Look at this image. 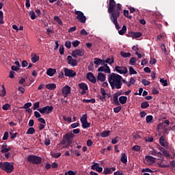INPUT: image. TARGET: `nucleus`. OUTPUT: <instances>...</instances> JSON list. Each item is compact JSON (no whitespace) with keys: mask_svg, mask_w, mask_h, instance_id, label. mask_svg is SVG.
Returning <instances> with one entry per match:
<instances>
[{"mask_svg":"<svg viewBox=\"0 0 175 175\" xmlns=\"http://www.w3.org/2000/svg\"><path fill=\"white\" fill-rule=\"evenodd\" d=\"M64 50L65 49L64 48L63 45L59 46V55H64Z\"/></svg>","mask_w":175,"mask_h":175,"instance_id":"54","label":"nucleus"},{"mask_svg":"<svg viewBox=\"0 0 175 175\" xmlns=\"http://www.w3.org/2000/svg\"><path fill=\"white\" fill-rule=\"evenodd\" d=\"M27 161H28V163H31L33 165H40L42 159L36 155H30L27 157Z\"/></svg>","mask_w":175,"mask_h":175,"instance_id":"4","label":"nucleus"},{"mask_svg":"<svg viewBox=\"0 0 175 175\" xmlns=\"http://www.w3.org/2000/svg\"><path fill=\"white\" fill-rule=\"evenodd\" d=\"M73 137H74V134H72V133H66L64 136V139H66L65 140L68 144H72V143Z\"/></svg>","mask_w":175,"mask_h":175,"instance_id":"15","label":"nucleus"},{"mask_svg":"<svg viewBox=\"0 0 175 175\" xmlns=\"http://www.w3.org/2000/svg\"><path fill=\"white\" fill-rule=\"evenodd\" d=\"M142 36V34L141 32H134L131 34L132 38H139Z\"/></svg>","mask_w":175,"mask_h":175,"instance_id":"24","label":"nucleus"},{"mask_svg":"<svg viewBox=\"0 0 175 175\" xmlns=\"http://www.w3.org/2000/svg\"><path fill=\"white\" fill-rule=\"evenodd\" d=\"M121 110H122V107L121 106H118L117 107L113 108V112L116 113L120 112Z\"/></svg>","mask_w":175,"mask_h":175,"instance_id":"48","label":"nucleus"},{"mask_svg":"<svg viewBox=\"0 0 175 175\" xmlns=\"http://www.w3.org/2000/svg\"><path fill=\"white\" fill-rule=\"evenodd\" d=\"M157 165L159 168H168L170 167V165H161V163H157Z\"/></svg>","mask_w":175,"mask_h":175,"instance_id":"60","label":"nucleus"},{"mask_svg":"<svg viewBox=\"0 0 175 175\" xmlns=\"http://www.w3.org/2000/svg\"><path fill=\"white\" fill-rule=\"evenodd\" d=\"M115 71L120 75H126L128 73V68L124 66H116Z\"/></svg>","mask_w":175,"mask_h":175,"instance_id":"8","label":"nucleus"},{"mask_svg":"<svg viewBox=\"0 0 175 175\" xmlns=\"http://www.w3.org/2000/svg\"><path fill=\"white\" fill-rule=\"evenodd\" d=\"M56 73V70L49 68L48 70H46V75H48V76L49 77H52L53 76V75H55Z\"/></svg>","mask_w":175,"mask_h":175,"instance_id":"20","label":"nucleus"},{"mask_svg":"<svg viewBox=\"0 0 175 175\" xmlns=\"http://www.w3.org/2000/svg\"><path fill=\"white\" fill-rule=\"evenodd\" d=\"M85 53V52L83 49H77L72 51V57H73L74 58H77V57H83Z\"/></svg>","mask_w":175,"mask_h":175,"instance_id":"7","label":"nucleus"},{"mask_svg":"<svg viewBox=\"0 0 175 175\" xmlns=\"http://www.w3.org/2000/svg\"><path fill=\"white\" fill-rule=\"evenodd\" d=\"M63 120L64 121L68 122H72V119L71 118L69 117H66L65 116H63Z\"/></svg>","mask_w":175,"mask_h":175,"instance_id":"58","label":"nucleus"},{"mask_svg":"<svg viewBox=\"0 0 175 175\" xmlns=\"http://www.w3.org/2000/svg\"><path fill=\"white\" fill-rule=\"evenodd\" d=\"M5 22L3 21V12L0 11V25H3Z\"/></svg>","mask_w":175,"mask_h":175,"instance_id":"42","label":"nucleus"},{"mask_svg":"<svg viewBox=\"0 0 175 175\" xmlns=\"http://www.w3.org/2000/svg\"><path fill=\"white\" fill-rule=\"evenodd\" d=\"M51 155L52 157L55 158V159H58L61 157V153L60 152H51Z\"/></svg>","mask_w":175,"mask_h":175,"instance_id":"30","label":"nucleus"},{"mask_svg":"<svg viewBox=\"0 0 175 175\" xmlns=\"http://www.w3.org/2000/svg\"><path fill=\"white\" fill-rule=\"evenodd\" d=\"M64 76L74 77L76 76V72L73 70H70L68 68H64Z\"/></svg>","mask_w":175,"mask_h":175,"instance_id":"11","label":"nucleus"},{"mask_svg":"<svg viewBox=\"0 0 175 175\" xmlns=\"http://www.w3.org/2000/svg\"><path fill=\"white\" fill-rule=\"evenodd\" d=\"M163 153V155H164L165 157H170L171 154H170V152L168 150L163 151L161 152Z\"/></svg>","mask_w":175,"mask_h":175,"instance_id":"49","label":"nucleus"},{"mask_svg":"<svg viewBox=\"0 0 175 175\" xmlns=\"http://www.w3.org/2000/svg\"><path fill=\"white\" fill-rule=\"evenodd\" d=\"M97 71L104 72L107 73V74L111 73L110 67H109V66L107 64H105V66H100L98 68V70H97Z\"/></svg>","mask_w":175,"mask_h":175,"instance_id":"13","label":"nucleus"},{"mask_svg":"<svg viewBox=\"0 0 175 175\" xmlns=\"http://www.w3.org/2000/svg\"><path fill=\"white\" fill-rule=\"evenodd\" d=\"M0 169L8 174H10L14 170V163L9 162H1Z\"/></svg>","mask_w":175,"mask_h":175,"instance_id":"3","label":"nucleus"},{"mask_svg":"<svg viewBox=\"0 0 175 175\" xmlns=\"http://www.w3.org/2000/svg\"><path fill=\"white\" fill-rule=\"evenodd\" d=\"M142 83L144 84V86H146L149 85L150 83L149 81H147L146 79H144L142 80Z\"/></svg>","mask_w":175,"mask_h":175,"instance_id":"51","label":"nucleus"},{"mask_svg":"<svg viewBox=\"0 0 175 175\" xmlns=\"http://www.w3.org/2000/svg\"><path fill=\"white\" fill-rule=\"evenodd\" d=\"M153 120V116L152 115H148L146 116V122L147 124L151 123V121Z\"/></svg>","mask_w":175,"mask_h":175,"instance_id":"40","label":"nucleus"},{"mask_svg":"<svg viewBox=\"0 0 175 175\" xmlns=\"http://www.w3.org/2000/svg\"><path fill=\"white\" fill-rule=\"evenodd\" d=\"M75 14L77 15V20L79 21V23L84 24L86 21V16H84L83 12L81 11H75Z\"/></svg>","mask_w":175,"mask_h":175,"instance_id":"5","label":"nucleus"},{"mask_svg":"<svg viewBox=\"0 0 175 175\" xmlns=\"http://www.w3.org/2000/svg\"><path fill=\"white\" fill-rule=\"evenodd\" d=\"M99 167V164L98 163H94V165H92L91 169L92 170H95L96 169H97Z\"/></svg>","mask_w":175,"mask_h":175,"instance_id":"56","label":"nucleus"},{"mask_svg":"<svg viewBox=\"0 0 175 175\" xmlns=\"http://www.w3.org/2000/svg\"><path fill=\"white\" fill-rule=\"evenodd\" d=\"M116 5L117 6L115 8ZM122 10V5L120 3H117L114 0H109V5L107 8V13H109L110 16H120Z\"/></svg>","mask_w":175,"mask_h":175,"instance_id":"2","label":"nucleus"},{"mask_svg":"<svg viewBox=\"0 0 175 175\" xmlns=\"http://www.w3.org/2000/svg\"><path fill=\"white\" fill-rule=\"evenodd\" d=\"M79 44L80 42L79 40H75L73 42H72V46H73V47H78Z\"/></svg>","mask_w":175,"mask_h":175,"instance_id":"53","label":"nucleus"},{"mask_svg":"<svg viewBox=\"0 0 175 175\" xmlns=\"http://www.w3.org/2000/svg\"><path fill=\"white\" fill-rule=\"evenodd\" d=\"M46 88L49 90H54L56 89V84L55 83H49L46 85Z\"/></svg>","mask_w":175,"mask_h":175,"instance_id":"22","label":"nucleus"},{"mask_svg":"<svg viewBox=\"0 0 175 175\" xmlns=\"http://www.w3.org/2000/svg\"><path fill=\"white\" fill-rule=\"evenodd\" d=\"M132 150L135 152H139V150H141V148L139 146L136 145L132 147Z\"/></svg>","mask_w":175,"mask_h":175,"instance_id":"55","label":"nucleus"},{"mask_svg":"<svg viewBox=\"0 0 175 175\" xmlns=\"http://www.w3.org/2000/svg\"><path fill=\"white\" fill-rule=\"evenodd\" d=\"M159 144L161 145V146L164 148H168V143L166 142L165 140V136L162 135L161 137H159Z\"/></svg>","mask_w":175,"mask_h":175,"instance_id":"17","label":"nucleus"},{"mask_svg":"<svg viewBox=\"0 0 175 175\" xmlns=\"http://www.w3.org/2000/svg\"><path fill=\"white\" fill-rule=\"evenodd\" d=\"M40 107V103L39 102H36V103H34L33 105V110H36V109H38Z\"/></svg>","mask_w":175,"mask_h":175,"instance_id":"50","label":"nucleus"},{"mask_svg":"<svg viewBox=\"0 0 175 175\" xmlns=\"http://www.w3.org/2000/svg\"><path fill=\"white\" fill-rule=\"evenodd\" d=\"M9 136H10V134H8V132L4 133L3 140V141L8 140Z\"/></svg>","mask_w":175,"mask_h":175,"instance_id":"59","label":"nucleus"},{"mask_svg":"<svg viewBox=\"0 0 175 175\" xmlns=\"http://www.w3.org/2000/svg\"><path fill=\"white\" fill-rule=\"evenodd\" d=\"M106 80V75L103 73L99 72L97 75V81L104 82Z\"/></svg>","mask_w":175,"mask_h":175,"instance_id":"18","label":"nucleus"},{"mask_svg":"<svg viewBox=\"0 0 175 175\" xmlns=\"http://www.w3.org/2000/svg\"><path fill=\"white\" fill-rule=\"evenodd\" d=\"M82 103H92V104H94L96 103V99L95 98H91L90 100L88 99H83V100H82Z\"/></svg>","mask_w":175,"mask_h":175,"instance_id":"26","label":"nucleus"},{"mask_svg":"<svg viewBox=\"0 0 175 175\" xmlns=\"http://www.w3.org/2000/svg\"><path fill=\"white\" fill-rule=\"evenodd\" d=\"M67 63L73 67L78 65V62L75 59H73L70 55L67 56Z\"/></svg>","mask_w":175,"mask_h":175,"instance_id":"12","label":"nucleus"},{"mask_svg":"<svg viewBox=\"0 0 175 175\" xmlns=\"http://www.w3.org/2000/svg\"><path fill=\"white\" fill-rule=\"evenodd\" d=\"M160 83L163 84V86L166 87L168 85V83L167 82V80H165L164 79H160Z\"/></svg>","mask_w":175,"mask_h":175,"instance_id":"47","label":"nucleus"},{"mask_svg":"<svg viewBox=\"0 0 175 175\" xmlns=\"http://www.w3.org/2000/svg\"><path fill=\"white\" fill-rule=\"evenodd\" d=\"M119 139H120V137H115L114 139H111V144H116L118 143V141H119Z\"/></svg>","mask_w":175,"mask_h":175,"instance_id":"52","label":"nucleus"},{"mask_svg":"<svg viewBox=\"0 0 175 175\" xmlns=\"http://www.w3.org/2000/svg\"><path fill=\"white\" fill-rule=\"evenodd\" d=\"M81 122H88L87 114L82 115V117L81 118Z\"/></svg>","mask_w":175,"mask_h":175,"instance_id":"46","label":"nucleus"},{"mask_svg":"<svg viewBox=\"0 0 175 175\" xmlns=\"http://www.w3.org/2000/svg\"><path fill=\"white\" fill-rule=\"evenodd\" d=\"M65 46L68 49H70L71 48V42L70 41H67L65 44Z\"/></svg>","mask_w":175,"mask_h":175,"instance_id":"63","label":"nucleus"},{"mask_svg":"<svg viewBox=\"0 0 175 175\" xmlns=\"http://www.w3.org/2000/svg\"><path fill=\"white\" fill-rule=\"evenodd\" d=\"M91 125V123H89L88 122H81V126L82 128L87 129V128H90Z\"/></svg>","mask_w":175,"mask_h":175,"instance_id":"29","label":"nucleus"},{"mask_svg":"<svg viewBox=\"0 0 175 175\" xmlns=\"http://www.w3.org/2000/svg\"><path fill=\"white\" fill-rule=\"evenodd\" d=\"M129 14V10H124V16L129 18V19H131L132 16Z\"/></svg>","mask_w":175,"mask_h":175,"instance_id":"44","label":"nucleus"},{"mask_svg":"<svg viewBox=\"0 0 175 175\" xmlns=\"http://www.w3.org/2000/svg\"><path fill=\"white\" fill-rule=\"evenodd\" d=\"M129 75H137V71L133 67H129Z\"/></svg>","mask_w":175,"mask_h":175,"instance_id":"41","label":"nucleus"},{"mask_svg":"<svg viewBox=\"0 0 175 175\" xmlns=\"http://www.w3.org/2000/svg\"><path fill=\"white\" fill-rule=\"evenodd\" d=\"M141 107L142 109H146L147 107H149L148 102L145 101L144 103H142Z\"/></svg>","mask_w":175,"mask_h":175,"instance_id":"37","label":"nucleus"},{"mask_svg":"<svg viewBox=\"0 0 175 175\" xmlns=\"http://www.w3.org/2000/svg\"><path fill=\"white\" fill-rule=\"evenodd\" d=\"M145 159H146L147 161H151L152 163H154L156 161V158L152 156H146L145 157Z\"/></svg>","mask_w":175,"mask_h":175,"instance_id":"32","label":"nucleus"},{"mask_svg":"<svg viewBox=\"0 0 175 175\" xmlns=\"http://www.w3.org/2000/svg\"><path fill=\"white\" fill-rule=\"evenodd\" d=\"M53 106H45L43 108H39L37 109L39 112L41 113V114H50L51 112H53Z\"/></svg>","mask_w":175,"mask_h":175,"instance_id":"6","label":"nucleus"},{"mask_svg":"<svg viewBox=\"0 0 175 175\" xmlns=\"http://www.w3.org/2000/svg\"><path fill=\"white\" fill-rule=\"evenodd\" d=\"M120 17V16H111L109 18L112 22V24L115 25V28H116L117 30L120 29V26L118 25V22L117 19Z\"/></svg>","mask_w":175,"mask_h":175,"instance_id":"10","label":"nucleus"},{"mask_svg":"<svg viewBox=\"0 0 175 175\" xmlns=\"http://www.w3.org/2000/svg\"><path fill=\"white\" fill-rule=\"evenodd\" d=\"M128 100V97L125 96H122L119 97V102L122 105H125L126 103V101Z\"/></svg>","mask_w":175,"mask_h":175,"instance_id":"19","label":"nucleus"},{"mask_svg":"<svg viewBox=\"0 0 175 175\" xmlns=\"http://www.w3.org/2000/svg\"><path fill=\"white\" fill-rule=\"evenodd\" d=\"M39 60V56L34 55L33 57H31V62L36 64Z\"/></svg>","mask_w":175,"mask_h":175,"instance_id":"39","label":"nucleus"},{"mask_svg":"<svg viewBox=\"0 0 175 175\" xmlns=\"http://www.w3.org/2000/svg\"><path fill=\"white\" fill-rule=\"evenodd\" d=\"M105 64H109V65H111L114 63V59L113 57L110 58H107L106 60H105Z\"/></svg>","mask_w":175,"mask_h":175,"instance_id":"34","label":"nucleus"},{"mask_svg":"<svg viewBox=\"0 0 175 175\" xmlns=\"http://www.w3.org/2000/svg\"><path fill=\"white\" fill-rule=\"evenodd\" d=\"M64 175H76V172L72 170H69L68 172L64 173Z\"/></svg>","mask_w":175,"mask_h":175,"instance_id":"57","label":"nucleus"},{"mask_svg":"<svg viewBox=\"0 0 175 175\" xmlns=\"http://www.w3.org/2000/svg\"><path fill=\"white\" fill-rule=\"evenodd\" d=\"M97 98L102 102H105L106 101V95H98L97 96Z\"/></svg>","mask_w":175,"mask_h":175,"instance_id":"43","label":"nucleus"},{"mask_svg":"<svg viewBox=\"0 0 175 175\" xmlns=\"http://www.w3.org/2000/svg\"><path fill=\"white\" fill-rule=\"evenodd\" d=\"M103 174H104L105 175L113 174V171L111 170L110 168L107 167V168H105V169H104Z\"/></svg>","mask_w":175,"mask_h":175,"instance_id":"33","label":"nucleus"},{"mask_svg":"<svg viewBox=\"0 0 175 175\" xmlns=\"http://www.w3.org/2000/svg\"><path fill=\"white\" fill-rule=\"evenodd\" d=\"M120 161L124 164H126V163H128V157L126 155L125 153H122V157H121Z\"/></svg>","mask_w":175,"mask_h":175,"instance_id":"21","label":"nucleus"},{"mask_svg":"<svg viewBox=\"0 0 175 175\" xmlns=\"http://www.w3.org/2000/svg\"><path fill=\"white\" fill-rule=\"evenodd\" d=\"M71 92L70 86L66 85L62 89V94H63L64 98H67Z\"/></svg>","mask_w":175,"mask_h":175,"instance_id":"9","label":"nucleus"},{"mask_svg":"<svg viewBox=\"0 0 175 175\" xmlns=\"http://www.w3.org/2000/svg\"><path fill=\"white\" fill-rule=\"evenodd\" d=\"M35 124V122L33 119H31L30 121H29L28 126L30 127H33Z\"/></svg>","mask_w":175,"mask_h":175,"instance_id":"64","label":"nucleus"},{"mask_svg":"<svg viewBox=\"0 0 175 175\" xmlns=\"http://www.w3.org/2000/svg\"><path fill=\"white\" fill-rule=\"evenodd\" d=\"M126 31V26L124 25L122 26V29L118 31V33H119V35L123 36L125 34Z\"/></svg>","mask_w":175,"mask_h":175,"instance_id":"25","label":"nucleus"},{"mask_svg":"<svg viewBox=\"0 0 175 175\" xmlns=\"http://www.w3.org/2000/svg\"><path fill=\"white\" fill-rule=\"evenodd\" d=\"M107 80L111 85V90H120L123 83H122V77L116 73H111L107 76Z\"/></svg>","mask_w":175,"mask_h":175,"instance_id":"1","label":"nucleus"},{"mask_svg":"<svg viewBox=\"0 0 175 175\" xmlns=\"http://www.w3.org/2000/svg\"><path fill=\"white\" fill-rule=\"evenodd\" d=\"M32 107V103H26L24 104L23 107H21V109H27L29 107Z\"/></svg>","mask_w":175,"mask_h":175,"instance_id":"36","label":"nucleus"},{"mask_svg":"<svg viewBox=\"0 0 175 175\" xmlns=\"http://www.w3.org/2000/svg\"><path fill=\"white\" fill-rule=\"evenodd\" d=\"M86 77H87V79H88L90 82L93 83V84H96V77L94 76L93 73L88 72L87 73Z\"/></svg>","mask_w":175,"mask_h":175,"instance_id":"16","label":"nucleus"},{"mask_svg":"<svg viewBox=\"0 0 175 175\" xmlns=\"http://www.w3.org/2000/svg\"><path fill=\"white\" fill-rule=\"evenodd\" d=\"M120 55L124 58H127L131 56V53H126L124 51H121Z\"/></svg>","mask_w":175,"mask_h":175,"instance_id":"27","label":"nucleus"},{"mask_svg":"<svg viewBox=\"0 0 175 175\" xmlns=\"http://www.w3.org/2000/svg\"><path fill=\"white\" fill-rule=\"evenodd\" d=\"M142 172H149V173H152L153 171H152L150 168H144L142 169Z\"/></svg>","mask_w":175,"mask_h":175,"instance_id":"61","label":"nucleus"},{"mask_svg":"<svg viewBox=\"0 0 175 175\" xmlns=\"http://www.w3.org/2000/svg\"><path fill=\"white\" fill-rule=\"evenodd\" d=\"M110 135V131H105L101 133L100 136L101 137H108Z\"/></svg>","mask_w":175,"mask_h":175,"instance_id":"28","label":"nucleus"},{"mask_svg":"<svg viewBox=\"0 0 175 175\" xmlns=\"http://www.w3.org/2000/svg\"><path fill=\"white\" fill-rule=\"evenodd\" d=\"M94 64H96L95 68H98V66H105L107 64H105V60L101 59H98V58H94Z\"/></svg>","mask_w":175,"mask_h":175,"instance_id":"14","label":"nucleus"},{"mask_svg":"<svg viewBox=\"0 0 175 175\" xmlns=\"http://www.w3.org/2000/svg\"><path fill=\"white\" fill-rule=\"evenodd\" d=\"M36 130L35 129H33V127H30L28 129V131H27L26 134L27 135H33V133H35Z\"/></svg>","mask_w":175,"mask_h":175,"instance_id":"31","label":"nucleus"},{"mask_svg":"<svg viewBox=\"0 0 175 175\" xmlns=\"http://www.w3.org/2000/svg\"><path fill=\"white\" fill-rule=\"evenodd\" d=\"M11 107L10 105V104H4L3 105V107L2 109L4 110V111H8V109H10V108Z\"/></svg>","mask_w":175,"mask_h":175,"instance_id":"45","label":"nucleus"},{"mask_svg":"<svg viewBox=\"0 0 175 175\" xmlns=\"http://www.w3.org/2000/svg\"><path fill=\"white\" fill-rule=\"evenodd\" d=\"M81 35L83 36H86L87 35H88V33L86 31L85 29H81Z\"/></svg>","mask_w":175,"mask_h":175,"instance_id":"62","label":"nucleus"},{"mask_svg":"<svg viewBox=\"0 0 175 175\" xmlns=\"http://www.w3.org/2000/svg\"><path fill=\"white\" fill-rule=\"evenodd\" d=\"M79 89L82 90H88V86L85 83H81L79 84Z\"/></svg>","mask_w":175,"mask_h":175,"instance_id":"23","label":"nucleus"},{"mask_svg":"<svg viewBox=\"0 0 175 175\" xmlns=\"http://www.w3.org/2000/svg\"><path fill=\"white\" fill-rule=\"evenodd\" d=\"M129 64L131 66H135L136 65V59L134 57H132L129 60Z\"/></svg>","mask_w":175,"mask_h":175,"instance_id":"38","label":"nucleus"},{"mask_svg":"<svg viewBox=\"0 0 175 175\" xmlns=\"http://www.w3.org/2000/svg\"><path fill=\"white\" fill-rule=\"evenodd\" d=\"M29 15L30 16V18L31 20H35L36 18V15L35 14V12L31 10L29 12Z\"/></svg>","mask_w":175,"mask_h":175,"instance_id":"35","label":"nucleus"}]
</instances>
